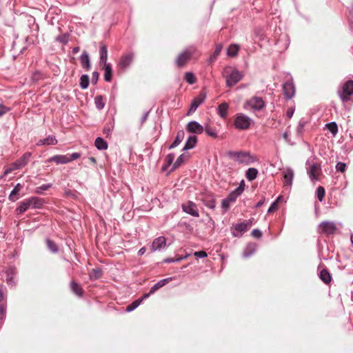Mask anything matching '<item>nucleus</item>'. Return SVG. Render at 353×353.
Here are the masks:
<instances>
[{
  "mask_svg": "<svg viewBox=\"0 0 353 353\" xmlns=\"http://www.w3.org/2000/svg\"><path fill=\"white\" fill-rule=\"evenodd\" d=\"M70 288L71 291L77 296L79 297H83L84 291L81 286L78 284L76 281L74 280L71 281L70 283Z\"/></svg>",
  "mask_w": 353,
  "mask_h": 353,
  "instance_id": "6ab92c4d",
  "label": "nucleus"
},
{
  "mask_svg": "<svg viewBox=\"0 0 353 353\" xmlns=\"http://www.w3.org/2000/svg\"><path fill=\"white\" fill-rule=\"evenodd\" d=\"M103 70H104V80L107 82H110L112 79V65L110 63L103 64Z\"/></svg>",
  "mask_w": 353,
  "mask_h": 353,
  "instance_id": "cd10ccee",
  "label": "nucleus"
},
{
  "mask_svg": "<svg viewBox=\"0 0 353 353\" xmlns=\"http://www.w3.org/2000/svg\"><path fill=\"white\" fill-rule=\"evenodd\" d=\"M90 79L89 76L88 74H83L81 76L80 78V87L85 90L88 88L89 85Z\"/></svg>",
  "mask_w": 353,
  "mask_h": 353,
  "instance_id": "de8ad7c7",
  "label": "nucleus"
},
{
  "mask_svg": "<svg viewBox=\"0 0 353 353\" xmlns=\"http://www.w3.org/2000/svg\"><path fill=\"white\" fill-rule=\"evenodd\" d=\"M321 174V165L318 163H314L310 165V177L316 180L319 179V176Z\"/></svg>",
  "mask_w": 353,
  "mask_h": 353,
  "instance_id": "393cba45",
  "label": "nucleus"
},
{
  "mask_svg": "<svg viewBox=\"0 0 353 353\" xmlns=\"http://www.w3.org/2000/svg\"><path fill=\"white\" fill-rule=\"evenodd\" d=\"M197 143V137L195 135H190L188 137L183 148V151H186L192 149L195 147Z\"/></svg>",
  "mask_w": 353,
  "mask_h": 353,
  "instance_id": "a878e982",
  "label": "nucleus"
},
{
  "mask_svg": "<svg viewBox=\"0 0 353 353\" xmlns=\"http://www.w3.org/2000/svg\"><path fill=\"white\" fill-rule=\"evenodd\" d=\"M19 167L16 163V161L12 163L4 168V175H8V174L12 172L13 171L19 170Z\"/></svg>",
  "mask_w": 353,
  "mask_h": 353,
  "instance_id": "c03bdc74",
  "label": "nucleus"
},
{
  "mask_svg": "<svg viewBox=\"0 0 353 353\" xmlns=\"http://www.w3.org/2000/svg\"><path fill=\"white\" fill-rule=\"evenodd\" d=\"M205 97L206 94L203 92H201L195 97L191 103L188 114L195 112L198 107L204 102Z\"/></svg>",
  "mask_w": 353,
  "mask_h": 353,
  "instance_id": "ddd939ff",
  "label": "nucleus"
},
{
  "mask_svg": "<svg viewBox=\"0 0 353 353\" xmlns=\"http://www.w3.org/2000/svg\"><path fill=\"white\" fill-rule=\"evenodd\" d=\"M305 122L303 123H299L298 127H297V133L299 135H301L302 134V132H303V128L305 126Z\"/></svg>",
  "mask_w": 353,
  "mask_h": 353,
  "instance_id": "774afa93",
  "label": "nucleus"
},
{
  "mask_svg": "<svg viewBox=\"0 0 353 353\" xmlns=\"http://www.w3.org/2000/svg\"><path fill=\"white\" fill-rule=\"evenodd\" d=\"M187 256H188V255H185V256L178 257V258H176V259L168 257V258L165 259L163 260V262L165 263L179 262V261H181V260L187 258Z\"/></svg>",
  "mask_w": 353,
  "mask_h": 353,
  "instance_id": "13d9d810",
  "label": "nucleus"
},
{
  "mask_svg": "<svg viewBox=\"0 0 353 353\" xmlns=\"http://www.w3.org/2000/svg\"><path fill=\"white\" fill-rule=\"evenodd\" d=\"M194 255L196 257H197V258H201V259H202V258H205V257H207V256H208V254H207L206 252L203 251V250H201V251H198V252H195L194 253Z\"/></svg>",
  "mask_w": 353,
  "mask_h": 353,
  "instance_id": "69168bd1",
  "label": "nucleus"
},
{
  "mask_svg": "<svg viewBox=\"0 0 353 353\" xmlns=\"http://www.w3.org/2000/svg\"><path fill=\"white\" fill-rule=\"evenodd\" d=\"M258 170L254 168H250L248 169L245 173V176L248 181H253L257 177Z\"/></svg>",
  "mask_w": 353,
  "mask_h": 353,
  "instance_id": "4c0bfd02",
  "label": "nucleus"
},
{
  "mask_svg": "<svg viewBox=\"0 0 353 353\" xmlns=\"http://www.w3.org/2000/svg\"><path fill=\"white\" fill-rule=\"evenodd\" d=\"M283 92L285 98L288 100L291 99L295 93V87L292 79H290L283 83Z\"/></svg>",
  "mask_w": 353,
  "mask_h": 353,
  "instance_id": "1a4fd4ad",
  "label": "nucleus"
},
{
  "mask_svg": "<svg viewBox=\"0 0 353 353\" xmlns=\"http://www.w3.org/2000/svg\"><path fill=\"white\" fill-rule=\"evenodd\" d=\"M28 199L31 205V208L32 209H40L45 203L43 199L37 196H32L28 198Z\"/></svg>",
  "mask_w": 353,
  "mask_h": 353,
  "instance_id": "412c9836",
  "label": "nucleus"
},
{
  "mask_svg": "<svg viewBox=\"0 0 353 353\" xmlns=\"http://www.w3.org/2000/svg\"><path fill=\"white\" fill-rule=\"evenodd\" d=\"M336 169L338 172H345L346 170V164L343 162H339L336 164Z\"/></svg>",
  "mask_w": 353,
  "mask_h": 353,
  "instance_id": "680f3d73",
  "label": "nucleus"
},
{
  "mask_svg": "<svg viewBox=\"0 0 353 353\" xmlns=\"http://www.w3.org/2000/svg\"><path fill=\"white\" fill-rule=\"evenodd\" d=\"M142 302V299H137L126 307L125 311L128 312L135 310Z\"/></svg>",
  "mask_w": 353,
  "mask_h": 353,
  "instance_id": "8fccbe9b",
  "label": "nucleus"
},
{
  "mask_svg": "<svg viewBox=\"0 0 353 353\" xmlns=\"http://www.w3.org/2000/svg\"><path fill=\"white\" fill-rule=\"evenodd\" d=\"M186 130L189 132L200 134L204 131V126L197 121H192L187 124Z\"/></svg>",
  "mask_w": 353,
  "mask_h": 353,
  "instance_id": "4468645a",
  "label": "nucleus"
},
{
  "mask_svg": "<svg viewBox=\"0 0 353 353\" xmlns=\"http://www.w3.org/2000/svg\"><path fill=\"white\" fill-rule=\"evenodd\" d=\"M106 99L102 95H97L94 97V104L96 108L101 110L104 108Z\"/></svg>",
  "mask_w": 353,
  "mask_h": 353,
  "instance_id": "72a5a7b5",
  "label": "nucleus"
},
{
  "mask_svg": "<svg viewBox=\"0 0 353 353\" xmlns=\"http://www.w3.org/2000/svg\"><path fill=\"white\" fill-rule=\"evenodd\" d=\"M251 122L252 119L248 116L239 113L236 115L234 125L236 129L244 130L250 128Z\"/></svg>",
  "mask_w": 353,
  "mask_h": 353,
  "instance_id": "39448f33",
  "label": "nucleus"
},
{
  "mask_svg": "<svg viewBox=\"0 0 353 353\" xmlns=\"http://www.w3.org/2000/svg\"><path fill=\"white\" fill-rule=\"evenodd\" d=\"M230 203H232V202L230 201H229L227 197L222 200L221 208L223 210V213H225L229 210Z\"/></svg>",
  "mask_w": 353,
  "mask_h": 353,
  "instance_id": "4d7b16f0",
  "label": "nucleus"
},
{
  "mask_svg": "<svg viewBox=\"0 0 353 353\" xmlns=\"http://www.w3.org/2000/svg\"><path fill=\"white\" fill-rule=\"evenodd\" d=\"M201 201L203 204L212 210H214L216 208V199L213 193L211 192H203L201 194Z\"/></svg>",
  "mask_w": 353,
  "mask_h": 353,
  "instance_id": "6e6552de",
  "label": "nucleus"
},
{
  "mask_svg": "<svg viewBox=\"0 0 353 353\" xmlns=\"http://www.w3.org/2000/svg\"><path fill=\"white\" fill-rule=\"evenodd\" d=\"M245 189L244 181L243 180L239 185L233 191H232L227 198L232 203L235 202L236 199L243 192Z\"/></svg>",
  "mask_w": 353,
  "mask_h": 353,
  "instance_id": "2eb2a0df",
  "label": "nucleus"
},
{
  "mask_svg": "<svg viewBox=\"0 0 353 353\" xmlns=\"http://www.w3.org/2000/svg\"><path fill=\"white\" fill-rule=\"evenodd\" d=\"M23 186L21 183H17L11 191L8 199L11 201H15L19 199V192L23 189Z\"/></svg>",
  "mask_w": 353,
  "mask_h": 353,
  "instance_id": "b1692460",
  "label": "nucleus"
},
{
  "mask_svg": "<svg viewBox=\"0 0 353 353\" xmlns=\"http://www.w3.org/2000/svg\"><path fill=\"white\" fill-rule=\"evenodd\" d=\"M319 227L321 230V232L327 235L334 234L336 231V227L335 224L330 221H325L321 223Z\"/></svg>",
  "mask_w": 353,
  "mask_h": 353,
  "instance_id": "dca6fc26",
  "label": "nucleus"
},
{
  "mask_svg": "<svg viewBox=\"0 0 353 353\" xmlns=\"http://www.w3.org/2000/svg\"><path fill=\"white\" fill-rule=\"evenodd\" d=\"M243 78L242 74L238 70H233L226 78L228 87H232Z\"/></svg>",
  "mask_w": 353,
  "mask_h": 353,
  "instance_id": "9d476101",
  "label": "nucleus"
},
{
  "mask_svg": "<svg viewBox=\"0 0 353 353\" xmlns=\"http://www.w3.org/2000/svg\"><path fill=\"white\" fill-rule=\"evenodd\" d=\"M294 177L293 171L290 169H288L283 172V183L285 186H290L292 183Z\"/></svg>",
  "mask_w": 353,
  "mask_h": 353,
  "instance_id": "aec40b11",
  "label": "nucleus"
},
{
  "mask_svg": "<svg viewBox=\"0 0 353 353\" xmlns=\"http://www.w3.org/2000/svg\"><path fill=\"white\" fill-rule=\"evenodd\" d=\"M46 241V245L48 246V248L52 252H53V253L58 252V251H59L58 246H57V243L54 241H52V240H51L50 239H47Z\"/></svg>",
  "mask_w": 353,
  "mask_h": 353,
  "instance_id": "49530a36",
  "label": "nucleus"
},
{
  "mask_svg": "<svg viewBox=\"0 0 353 353\" xmlns=\"http://www.w3.org/2000/svg\"><path fill=\"white\" fill-rule=\"evenodd\" d=\"M204 131L206 134L210 137L216 139L218 137L217 132L215 128H211L208 124L204 126Z\"/></svg>",
  "mask_w": 353,
  "mask_h": 353,
  "instance_id": "58836bf2",
  "label": "nucleus"
},
{
  "mask_svg": "<svg viewBox=\"0 0 353 353\" xmlns=\"http://www.w3.org/2000/svg\"><path fill=\"white\" fill-rule=\"evenodd\" d=\"M182 210L184 212H185L192 216H194V217L199 216V213L198 212L196 205L191 201H189L186 203L183 204Z\"/></svg>",
  "mask_w": 353,
  "mask_h": 353,
  "instance_id": "9b49d317",
  "label": "nucleus"
},
{
  "mask_svg": "<svg viewBox=\"0 0 353 353\" xmlns=\"http://www.w3.org/2000/svg\"><path fill=\"white\" fill-rule=\"evenodd\" d=\"M99 74L97 71H94L92 74V83L93 84H97L99 79Z\"/></svg>",
  "mask_w": 353,
  "mask_h": 353,
  "instance_id": "338daca9",
  "label": "nucleus"
},
{
  "mask_svg": "<svg viewBox=\"0 0 353 353\" xmlns=\"http://www.w3.org/2000/svg\"><path fill=\"white\" fill-rule=\"evenodd\" d=\"M252 219L233 225L232 228V234L234 237L241 236L251 226Z\"/></svg>",
  "mask_w": 353,
  "mask_h": 353,
  "instance_id": "20e7f679",
  "label": "nucleus"
},
{
  "mask_svg": "<svg viewBox=\"0 0 353 353\" xmlns=\"http://www.w3.org/2000/svg\"><path fill=\"white\" fill-rule=\"evenodd\" d=\"M184 161V154H181L174 163L171 170L173 171L179 168Z\"/></svg>",
  "mask_w": 353,
  "mask_h": 353,
  "instance_id": "5fc2aeb1",
  "label": "nucleus"
},
{
  "mask_svg": "<svg viewBox=\"0 0 353 353\" xmlns=\"http://www.w3.org/2000/svg\"><path fill=\"white\" fill-rule=\"evenodd\" d=\"M31 157L32 153L27 152H25L19 159L15 161L20 169L25 167L28 163Z\"/></svg>",
  "mask_w": 353,
  "mask_h": 353,
  "instance_id": "5701e85b",
  "label": "nucleus"
},
{
  "mask_svg": "<svg viewBox=\"0 0 353 353\" xmlns=\"http://www.w3.org/2000/svg\"><path fill=\"white\" fill-rule=\"evenodd\" d=\"M280 199V196L278 197L276 199V201H274L272 204L270 206V208H268V213H272L274 211H276L277 209H278V204H277V202Z\"/></svg>",
  "mask_w": 353,
  "mask_h": 353,
  "instance_id": "bf43d9fd",
  "label": "nucleus"
},
{
  "mask_svg": "<svg viewBox=\"0 0 353 353\" xmlns=\"http://www.w3.org/2000/svg\"><path fill=\"white\" fill-rule=\"evenodd\" d=\"M320 278L326 284H328L332 279L330 272L325 269H323L321 271Z\"/></svg>",
  "mask_w": 353,
  "mask_h": 353,
  "instance_id": "a19ab883",
  "label": "nucleus"
},
{
  "mask_svg": "<svg viewBox=\"0 0 353 353\" xmlns=\"http://www.w3.org/2000/svg\"><path fill=\"white\" fill-rule=\"evenodd\" d=\"M80 61L83 68H85L86 70H89L90 69L91 65L89 54L85 51L83 52L81 55Z\"/></svg>",
  "mask_w": 353,
  "mask_h": 353,
  "instance_id": "c756f323",
  "label": "nucleus"
},
{
  "mask_svg": "<svg viewBox=\"0 0 353 353\" xmlns=\"http://www.w3.org/2000/svg\"><path fill=\"white\" fill-rule=\"evenodd\" d=\"M31 208V205L28 199H25L21 201L19 203V206L16 209V212L18 214H21L26 211H27L29 208Z\"/></svg>",
  "mask_w": 353,
  "mask_h": 353,
  "instance_id": "c85d7f7f",
  "label": "nucleus"
},
{
  "mask_svg": "<svg viewBox=\"0 0 353 353\" xmlns=\"http://www.w3.org/2000/svg\"><path fill=\"white\" fill-rule=\"evenodd\" d=\"M6 307L7 305L1 304L0 305V325H2L6 318Z\"/></svg>",
  "mask_w": 353,
  "mask_h": 353,
  "instance_id": "3c124183",
  "label": "nucleus"
},
{
  "mask_svg": "<svg viewBox=\"0 0 353 353\" xmlns=\"http://www.w3.org/2000/svg\"><path fill=\"white\" fill-rule=\"evenodd\" d=\"M99 62L100 64H105L108 60V49L105 45H102L100 46L99 49Z\"/></svg>",
  "mask_w": 353,
  "mask_h": 353,
  "instance_id": "473e14b6",
  "label": "nucleus"
},
{
  "mask_svg": "<svg viewBox=\"0 0 353 353\" xmlns=\"http://www.w3.org/2000/svg\"><path fill=\"white\" fill-rule=\"evenodd\" d=\"M80 152H73L70 155L57 154L49 158L46 162H54L56 164H65L80 158Z\"/></svg>",
  "mask_w": 353,
  "mask_h": 353,
  "instance_id": "7ed1b4c3",
  "label": "nucleus"
},
{
  "mask_svg": "<svg viewBox=\"0 0 353 353\" xmlns=\"http://www.w3.org/2000/svg\"><path fill=\"white\" fill-rule=\"evenodd\" d=\"M239 51V46L237 44H231L227 50V54L230 57H235Z\"/></svg>",
  "mask_w": 353,
  "mask_h": 353,
  "instance_id": "c9c22d12",
  "label": "nucleus"
},
{
  "mask_svg": "<svg viewBox=\"0 0 353 353\" xmlns=\"http://www.w3.org/2000/svg\"><path fill=\"white\" fill-rule=\"evenodd\" d=\"M227 155L241 164L249 165L258 161V158L250 152L228 151Z\"/></svg>",
  "mask_w": 353,
  "mask_h": 353,
  "instance_id": "f03ea898",
  "label": "nucleus"
},
{
  "mask_svg": "<svg viewBox=\"0 0 353 353\" xmlns=\"http://www.w3.org/2000/svg\"><path fill=\"white\" fill-rule=\"evenodd\" d=\"M256 251V245L254 243H249L243 251V256L249 257Z\"/></svg>",
  "mask_w": 353,
  "mask_h": 353,
  "instance_id": "ea45409f",
  "label": "nucleus"
},
{
  "mask_svg": "<svg viewBox=\"0 0 353 353\" xmlns=\"http://www.w3.org/2000/svg\"><path fill=\"white\" fill-rule=\"evenodd\" d=\"M10 110L11 109L10 108H8L3 104H0V117L9 112Z\"/></svg>",
  "mask_w": 353,
  "mask_h": 353,
  "instance_id": "e2e57ef3",
  "label": "nucleus"
},
{
  "mask_svg": "<svg viewBox=\"0 0 353 353\" xmlns=\"http://www.w3.org/2000/svg\"><path fill=\"white\" fill-rule=\"evenodd\" d=\"M172 280V277L165 278L159 281L157 283H155L150 290V294H154L157 290L163 287L165 285L168 283L170 281Z\"/></svg>",
  "mask_w": 353,
  "mask_h": 353,
  "instance_id": "bb28decb",
  "label": "nucleus"
},
{
  "mask_svg": "<svg viewBox=\"0 0 353 353\" xmlns=\"http://www.w3.org/2000/svg\"><path fill=\"white\" fill-rule=\"evenodd\" d=\"M184 80L190 85L196 83V78L193 72H187L184 74Z\"/></svg>",
  "mask_w": 353,
  "mask_h": 353,
  "instance_id": "37998d69",
  "label": "nucleus"
},
{
  "mask_svg": "<svg viewBox=\"0 0 353 353\" xmlns=\"http://www.w3.org/2000/svg\"><path fill=\"white\" fill-rule=\"evenodd\" d=\"M102 275V270L101 268H94L92 269L91 272L90 273V279L91 280H97L99 279Z\"/></svg>",
  "mask_w": 353,
  "mask_h": 353,
  "instance_id": "a18cd8bd",
  "label": "nucleus"
},
{
  "mask_svg": "<svg viewBox=\"0 0 353 353\" xmlns=\"http://www.w3.org/2000/svg\"><path fill=\"white\" fill-rule=\"evenodd\" d=\"M6 294L4 292L3 285H0V305L1 304L4 305H7V301H6Z\"/></svg>",
  "mask_w": 353,
  "mask_h": 353,
  "instance_id": "6e6d98bb",
  "label": "nucleus"
},
{
  "mask_svg": "<svg viewBox=\"0 0 353 353\" xmlns=\"http://www.w3.org/2000/svg\"><path fill=\"white\" fill-rule=\"evenodd\" d=\"M327 130L335 136L338 132V126L335 122H331L326 125Z\"/></svg>",
  "mask_w": 353,
  "mask_h": 353,
  "instance_id": "603ef678",
  "label": "nucleus"
},
{
  "mask_svg": "<svg viewBox=\"0 0 353 353\" xmlns=\"http://www.w3.org/2000/svg\"><path fill=\"white\" fill-rule=\"evenodd\" d=\"M248 105L255 110H261L265 107V102L261 97H253L248 102Z\"/></svg>",
  "mask_w": 353,
  "mask_h": 353,
  "instance_id": "f8f14e48",
  "label": "nucleus"
},
{
  "mask_svg": "<svg viewBox=\"0 0 353 353\" xmlns=\"http://www.w3.org/2000/svg\"><path fill=\"white\" fill-rule=\"evenodd\" d=\"M185 136V132L183 130H179L176 133V138L173 143L168 147L169 149L174 148L178 146L183 140Z\"/></svg>",
  "mask_w": 353,
  "mask_h": 353,
  "instance_id": "7c9ffc66",
  "label": "nucleus"
},
{
  "mask_svg": "<svg viewBox=\"0 0 353 353\" xmlns=\"http://www.w3.org/2000/svg\"><path fill=\"white\" fill-rule=\"evenodd\" d=\"M251 234L256 239H260L262 236V232L259 229H254Z\"/></svg>",
  "mask_w": 353,
  "mask_h": 353,
  "instance_id": "0e129e2a",
  "label": "nucleus"
},
{
  "mask_svg": "<svg viewBox=\"0 0 353 353\" xmlns=\"http://www.w3.org/2000/svg\"><path fill=\"white\" fill-rule=\"evenodd\" d=\"M353 94V81H347L342 86V90L339 92V97L343 102H347L351 100V96Z\"/></svg>",
  "mask_w": 353,
  "mask_h": 353,
  "instance_id": "0eeeda50",
  "label": "nucleus"
},
{
  "mask_svg": "<svg viewBox=\"0 0 353 353\" xmlns=\"http://www.w3.org/2000/svg\"><path fill=\"white\" fill-rule=\"evenodd\" d=\"M221 50H222V45L221 44L216 45L215 50L213 52L212 55L211 56V58H213V59L216 58L219 55Z\"/></svg>",
  "mask_w": 353,
  "mask_h": 353,
  "instance_id": "052dcab7",
  "label": "nucleus"
},
{
  "mask_svg": "<svg viewBox=\"0 0 353 353\" xmlns=\"http://www.w3.org/2000/svg\"><path fill=\"white\" fill-rule=\"evenodd\" d=\"M134 59V52L123 54L117 63V68L120 72H125L130 66Z\"/></svg>",
  "mask_w": 353,
  "mask_h": 353,
  "instance_id": "423d86ee",
  "label": "nucleus"
},
{
  "mask_svg": "<svg viewBox=\"0 0 353 353\" xmlns=\"http://www.w3.org/2000/svg\"><path fill=\"white\" fill-rule=\"evenodd\" d=\"M174 158H175V155L174 153L168 154L165 157L166 164L163 165V167H162V170L163 171H165L172 164V163L174 160Z\"/></svg>",
  "mask_w": 353,
  "mask_h": 353,
  "instance_id": "79ce46f5",
  "label": "nucleus"
},
{
  "mask_svg": "<svg viewBox=\"0 0 353 353\" xmlns=\"http://www.w3.org/2000/svg\"><path fill=\"white\" fill-rule=\"evenodd\" d=\"M200 56L201 52L197 48L194 46H190L179 54L174 63L179 68H182L190 60L192 59L198 60Z\"/></svg>",
  "mask_w": 353,
  "mask_h": 353,
  "instance_id": "f257e3e1",
  "label": "nucleus"
},
{
  "mask_svg": "<svg viewBox=\"0 0 353 353\" xmlns=\"http://www.w3.org/2000/svg\"><path fill=\"white\" fill-rule=\"evenodd\" d=\"M229 105L227 103H221L217 108V113L222 119H225L228 115Z\"/></svg>",
  "mask_w": 353,
  "mask_h": 353,
  "instance_id": "2f4dec72",
  "label": "nucleus"
},
{
  "mask_svg": "<svg viewBox=\"0 0 353 353\" xmlns=\"http://www.w3.org/2000/svg\"><path fill=\"white\" fill-rule=\"evenodd\" d=\"M58 141L57 139H56L55 136L54 135H49L48 137H47L46 138L43 139H40L39 140L36 145L37 146H41V145H56Z\"/></svg>",
  "mask_w": 353,
  "mask_h": 353,
  "instance_id": "4be33fe9",
  "label": "nucleus"
},
{
  "mask_svg": "<svg viewBox=\"0 0 353 353\" xmlns=\"http://www.w3.org/2000/svg\"><path fill=\"white\" fill-rule=\"evenodd\" d=\"M325 194V188L323 186L318 187L316 191V196L317 199L322 201Z\"/></svg>",
  "mask_w": 353,
  "mask_h": 353,
  "instance_id": "864d4df0",
  "label": "nucleus"
},
{
  "mask_svg": "<svg viewBox=\"0 0 353 353\" xmlns=\"http://www.w3.org/2000/svg\"><path fill=\"white\" fill-rule=\"evenodd\" d=\"M6 283L8 285H13L14 283L13 276L16 274L15 268H9L6 271Z\"/></svg>",
  "mask_w": 353,
  "mask_h": 353,
  "instance_id": "f704fd0d",
  "label": "nucleus"
},
{
  "mask_svg": "<svg viewBox=\"0 0 353 353\" xmlns=\"http://www.w3.org/2000/svg\"><path fill=\"white\" fill-rule=\"evenodd\" d=\"M165 238L164 236H159L153 241L151 245V250L152 251L160 250L165 246Z\"/></svg>",
  "mask_w": 353,
  "mask_h": 353,
  "instance_id": "a211bd4d",
  "label": "nucleus"
},
{
  "mask_svg": "<svg viewBox=\"0 0 353 353\" xmlns=\"http://www.w3.org/2000/svg\"><path fill=\"white\" fill-rule=\"evenodd\" d=\"M94 145L98 150H103L108 148V143L101 137L95 139Z\"/></svg>",
  "mask_w": 353,
  "mask_h": 353,
  "instance_id": "e433bc0d",
  "label": "nucleus"
},
{
  "mask_svg": "<svg viewBox=\"0 0 353 353\" xmlns=\"http://www.w3.org/2000/svg\"><path fill=\"white\" fill-rule=\"evenodd\" d=\"M28 24L32 36L37 37L39 31V24L36 22L35 18L32 16L29 17L28 19Z\"/></svg>",
  "mask_w": 353,
  "mask_h": 353,
  "instance_id": "f3484780",
  "label": "nucleus"
},
{
  "mask_svg": "<svg viewBox=\"0 0 353 353\" xmlns=\"http://www.w3.org/2000/svg\"><path fill=\"white\" fill-rule=\"evenodd\" d=\"M52 186V183L43 184L39 187H37L34 190V192L38 194H41L44 191L48 190Z\"/></svg>",
  "mask_w": 353,
  "mask_h": 353,
  "instance_id": "09e8293b",
  "label": "nucleus"
}]
</instances>
